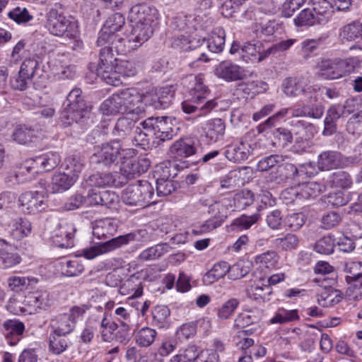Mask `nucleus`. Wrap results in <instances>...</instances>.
<instances>
[{"label":"nucleus","instance_id":"f257e3e1","mask_svg":"<svg viewBox=\"0 0 362 362\" xmlns=\"http://www.w3.org/2000/svg\"><path fill=\"white\" fill-rule=\"evenodd\" d=\"M80 88L72 89L64 103V108L60 113V119L65 127L74 123L83 122L89 117L91 106L88 105L81 95Z\"/></svg>","mask_w":362,"mask_h":362},{"label":"nucleus","instance_id":"f03ea898","mask_svg":"<svg viewBox=\"0 0 362 362\" xmlns=\"http://www.w3.org/2000/svg\"><path fill=\"white\" fill-rule=\"evenodd\" d=\"M135 153V149L123 148L117 139H113L95 146L90 161L92 163L111 168L119 164L123 158L133 156Z\"/></svg>","mask_w":362,"mask_h":362},{"label":"nucleus","instance_id":"7ed1b4c3","mask_svg":"<svg viewBox=\"0 0 362 362\" xmlns=\"http://www.w3.org/2000/svg\"><path fill=\"white\" fill-rule=\"evenodd\" d=\"M153 197V187L146 180H139L135 184L129 185L121 194L122 202L127 206L135 208V210L156 203Z\"/></svg>","mask_w":362,"mask_h":362},{"label":"nucleus","instance_id":"20e7f679","mask_svg":"<svg viewBox=\"0 0 362 362\" xmlns=\"http://www.w3.org/2000/svg\"><path fill=\"white\" fill-rule=\"evenodd\" d=\"M357 57L323 59L318 64V75L325 79L334 80L355 71Z\"/></svg>","mask_w":362,"mask_h":362},{"label":"nucleus","instance_id":"39448f33","mask_svg":"<svg viewBox=\"0 0 362 362\" xmlns=\"http://www.w3.org/2000/svg\"><path fill=\"white\" fill-rule=\"evenodd\" d=\"M47 28L50 33L56 36L66 35L74 37L76 34V25L57 9L52 8L47 14Z\"/></svg>","mask_w":362,"mask_h":362},{"label":"nucleus","instance_id":"423d86ee","mask_svg":"<svg viewBox=\"0 0 362 362\" xmlns=\"http://www.w3.org/2000/svg\"><path fill=\"white\" fill-rule=\"evenodd\" d=\"M86 310L84 305L74 306L69 313L59 315L52 320V332L59 335L69 334L74 329L77 319L85 313Z\"/></svg>","mask_w":362,"mask_h":362},{"label":"nucleus","instance_id":"0eeeda50","mask_svg":"<svg viewBox=\"0 0 362 362\" xmlns=\"http://www.w3.org/2000/svg\"><path fill=\"white\" fill-rule=\"evenodd\" d=\"M199 203L204 206H209V213L214 214V218L206 221L199 230H193L196 234L206 233L219 227L227 218V214L222 213L226 207L220 203L214 202L211 198L202 197Z\"/></svg>","mask_w":362,"mask_h":362},{"label":"nucleus","instance_id":"6e6552de","mask_svg":"<svg viewBox=\"0 0 362 362\" xmlns=\"http://www.w3.org/2000/svg\"><path fill=\"white\" fill-rule=\"evenodd\" d=\"M123 114L141 116L145 112L141 95L134 88H127L117 92Z\"/></svg>","mask_w":362,"mask_h":362},{"label":"nucleus","instance_id":"1a4fd4ad","mask_svg":"<svg viewBox=\"0 0 362 362\" xmlns=\"http://www.w3.org/2000/svg\"><path fill=\"white\" fill-rule=\"evenodd\" d=\"M135 155L131 157L123 158L121 161L120 175L126 178V183L129 180L146 173L149 166L150 161L146 158H137Z\"/></svg>","mask_w":362,"mask_h":362},{"label":"nucleus","instance_id":"9d476101","mask_svg":"<svg viewBox=\"0 0 362 362\" xmlns=\"http://www.w3.org/2000/svg\"><path fill=\"white\" fill-rule=\"evenodd\" d=\"M136 236V234L131 233L112 238L98 247H92L89 249L83 250V255L86 259H93L98 255L113 250L122 245L127 244L130 241L134 240Z\"/></svg>","mask_w":362,"mask_h":362},{"label":"nucleus","instance_id":"9b49d317","mask_svg":"<svg viewBox=\"0 0 362 362\" xmlns=\"http://www.w3.org/2000/svg\"><path fill=\"white\" fill-rule=\"evenodd\" d=\"M61 157L57 152H48L36 156L26 162L23 168L28 172L35 170V173L39 171H50L55 168L60 163Z\"/></svg>","mask_w":362,"mask_h":362},{"label":"nucleus","instance_id":"f8f14e48","mask_svg":"<svg viewBox=\"0 0 362 362\" xmlns=\"http://www.w3.org/2000/svg\"><path fill=\"white\" fill-rule=\"evenodd\" d=\"M174 97V91L170 87H163L158 91L150 92L141 95L143 105L152 106L154 109L168 107Z\"/></svg>","mask_w":362,"mask_h":362},{"label":"nucleus","instance_id":"ddd939ff","mask_svg":"<svg viewBox=\"0 0 362 362\" xmlns=\"http://www.w3.org/2000/svg\"><path fill=\"white\" fill-rule=\"evenodd\" d=\"M19 202L22 210L28 214H36L47 207V199L43 194L38 192H27L21 194Z\"/></svg>","mask_w":362,"mask_h":362},{"label":"nucleus","instance_id":"4468645a","mask_svg":"<svg viewBox=\"0 0 362 362\" xmlns=\"http://www.w3.org/2000/svg\"><path fill=\"white\" fill-rule=\"evenodd\" d=\"M158 11L147 4H139L133 6L129 11V19L132 23H146L153 25L158 18Z\"/></svg>","mask_w":362,"mask_h":362},{"label":"nucleus","instance_id":"2eb2a0df","mask_svg":"<svg viewBox=\"0 0 362 362\" xmlns=\"http://www.w3.org/2000/svg\"><path fill=\"white\" fill-rule=\"evenodd\" d=\"M215 75L226 81L243 80L246 74L243 68L230 61H223L215 68Z\"/></svg>","mask_w":362,"mask_h":362},{"label":"nucleus","instance_id":"dca6fc26","mask_svg":"<svg viewBox=\"0 0 362 362\" xmlns=\"http://www.w3.org/2000/svg\"><path fill=\"white\" fill-rule=\"evenodd\" d=\"M125 23V18L121 13H115L108 17L103 28L99 33L96 41L98 46L104 45V42L110 36L117 35L116 32L120 30Z\"/></svg>","mask_w":362,"mask_h":362},{"label":"nucleus","instance_id":"f3484780","mask_svg":"<svg viewBox=\"0 0 362 362\" xmlns=\"http://www.w3.org/2000/svg\"><path fill=\"white\" fill-rule=\"evenodd\" d=\"M88 182L91 187L114 186L115 187H120L126 184V178L120 175L119 172L117 171L95 173L89 176Z\"/></svg>","mask_w":362,"mask_h":362},{"label":"nucleus","instance_id":"a211bd4d","mask_svg":"<svg viewBox=\"0 0 362 362\" xmlns=\"http://www.w3.org/2000/svg\"><path fill=\"white\" fill-rule=\"evenodd\" d=\"M346 163V157L337 151H327L321 153L318 156L317 165L321 170H329L337 168L349 166Z\"/></svg>","mask_w":362,"mask_h":362},{"label":"nucleus","instance_id":"6ab92c4d","mask_svg":"<svg viewBox=\"0 0 362 362\" xmlns=\"http://www.w3.org/2000/svg\"><path fill=\"white\" fill-rule=\"evenodd\" d=\"M203 133L209 142L216 143L223 139L226 124L220 118L209 120L203 127Z\"/></svg>","mask_w":362,"mask_h":362},{"label":"nucleus","instance_id":"aec40b11","mask_svg":"<svg viewBox=\"0 0 362 362\" xmlns=\"http://www.w3.org/2000/svg\"><path fill=\"white\" fill-rule=\"evenodd\" d=\"M4 334L7 343L11 346L16 345L24 332L23 323L17 320H8L3 324Z\"/></svg>","mask_w":362,"mask_h":362},{"label":"nucleus","instance_id":"412c9836","mask_svg":"<svg viewBox=\"0 0 362 362\" xmlns=\"http://www.w3.org/2000/svg\"><path fill=\"white\" fill-rule=\"evenodd\" d=\"M40 134V131L32 126L19 124L15 128L12 138L21 145H28L39 137Z\"/></svg>","mask_w":362,"mask_h":362},{"label":"nucleus","instance_id":"4be33fe9","mask_svg":"<svg viewBox=\"0 0 362 362\" xmlns=\"http://www.w3.org/2000/svg\"><path fill=\"white\" fill-rule=\"evenodd\" d=\"M284 93L290 97L297 96L300 93L305 94L310 87H308V81H305L301 77H288L282 83Z\"/></svg>","mask_w":362,"mask_h":362},{"label":"nucleus","instance_id":"5701e85b","mask_svg":"<svg viewBox=\"0 0 362 362\" xmlns=\"http://www.w3.org/2000/svg\"><path fill=\"white\" fill-rule=\"evenodd\" d=\"M137 118H131L129 117H122L117 120L115 127L112 130V135L116 137L119 142L130 136L136 129Z\"/></svg>","mask_w":362,"mask_h":362},{"label":"nucleus","instance_id":"b1692460","mask_svg":"<svg viewBox=\"0 0 362 362\" xmlns=\"http://www.w3.org/2000/svg\"><path fill=\"white\" fill-rule=\"evenodd\" d=\"M170 151L175 158L182 160L194 155L197 148L190 139H180L170 146Z\"/></svg>","mask_w":362,"mask_h":362},{"label":"nucleus","instance_id":"393cba45","mask_svg":"<svg viewBox=\"0 0 362 362\" xmlns=\"http://www.w3.org/2000/svg\"><path fill=\"white\" fill-rule=\"evenodd\" d=\"M251 146L241 139L240 143L235 146H230L225 151V156L234 163H240L248 158L251 153Z\"/></svg>","mask_w":362,"mask_h":362},{"label":"nucleus","instance_id":"a878e982","mask_svg":"<svg viewBox=\"0 0 362 362\" xmlns=\"http://www.w3.org/2000/svg\"><path fill=\"white\" fill-rule=\"evenodd\" d=\"M272 52V49H268L265 52H262L260 45L257 44H252L251 42H246L242 47L241 59L245 62H259L265 59L268 54Z\"/></svg>","mask_w":362,"mask_h":362},{"label":"nucleus","instance_id":"bb28decb","mask_svg":"<svg viewBox=\"0 0 362 362\" xmlns=\"http://www.w3.org/2000/svg\"><path fill=\"white\" fill-rule=\"evenodd\" d=\"M153 25L148 23H132L130 40H132L136 47L146 42L153 33Z\"/></svg>","mask_w":362,"mask_h":362},{"label":"nucleus","instance_id":"cd10ccee","mask_svg":"<svg viewBox=\"0 0 362 362\" xmlns=\"http://www.w3.org/2000/svg\"><path fill=\"white\" fill-rule=\"evenodd\" d=\"M75 182V175H71L67 172H57L50 183V190L52 193L62 192L69 189Z\"/></svg>","mask_w":362,"mask_h":362},{"label":"nucleus","instance_id":"c85d7f7f","mask_svg":"<svg viewBox=\"0 0 362 362\" xmlns=\"http://www.w3.org/2000/svg\"><path fill=\"white\" fill-rule=\"evenodd\" d=\"M107 45L115 49L117 54H125L127 52L137 48L130 36L122 37L119 34L110 36L104 42V45Z\"/></svg>","mask_w":362,"mask_h":362},{"label":"nucleus","instance_id":"c756f323","mask_svg":"<svg viewBox=\"0 0 362 362\" xmlns=\"http://www.w3.org/2000/svg\"><path fill=\"white\" fill-rule=\"evenodd\" d=\"M9 227L11 235L17 240H21L28 236L32 231L31 223L28 219L21 217L12 220Z\"/></svg>","mask_w":362,"mask_h":362},{"label":"nucleus","instance_id":"7c9ffc66","mask_svg":"<svg viewBox=\"0 0 362 362\" xmlns=\"http://www.w3.org/2000/svg\"><path fill=\"white\" fill-rule=\"evenodd\" d=\"M174 135L173 129L171 124L168 123V117L158 118L154 132L156 145H160L162 142L172 139Z\"/></svg>","mask_w":362,"mask_h":362},{"label":"nucleus","instance_id":"2f4dec72","mask_svg":"<svg viewBox=\"0 0 362 362\" xmlns=\"http://www.w3.org/2000/svg\"><path fill=\"white\" fill-rule=\"evenodd\" d=\"M23 303L35 308L44 309L52 304V299L47 291L39 290L29 293Z\"/></svg>","mask_w":362,"mask_h":362},{"label":"nucleus","instance_id":"473e14b6","mask_svg":"<svg viewBox=\"0 0 362 362\" xmlns=\"http://www.w3.org/2000/svg\"><path fill=\"white\" fill-rule=\"evenodd\" d=\"M226 33L223 28H214L209 34L206 42L202 40V43H206L209 49L214 53H220L223 51L225 45Z\"/></svg>","mask_w":362,"mask_h":362},{"label":"nucleus","instance_id":"72a5a7b5","mask_svg":"<svg viewBox=\"0 0 362 362\" xmlns=\"http://www.w3.org/2000/svg\"><path fill=\"white\" fill-rule=\"evenodd\" d=\"M99 53V62L95 69L96 74L114 67L117 64V59L113 54L112 47L107 45H103Z\"/></svg>","mask_w":362,"mask_h":362},{"label":"nucleus","instance_id":"f704fd0d","mask_svg":"<svg viewBox=\"0 0 362 362\" xmlns=\"http://www.w3.org/2000/svg\"><path fill=\"white\" fill-rule=\"evenodd\" d=\"M217 105L214 100H207L203 105L199 106L192 104L190 102L182 103V109L187 114L197 113V117H202L210 112Z\"/></svg>","mask_w":362,"mask_h":362},{"label":"nucleus","instance_id":"c9c22d12","mask_svg":"<svg viewBox=\"0 0 362 362\" xmlns=\"http://www.w3.org/2000/svg\"><path fill=\"white\" fill-rule=\"evenodd\" d=\"M334 6L328 0H317L313 3V9L318 19V23H325L331 17Z\"/></svg>","mask_w":362,"mask_h":362},{"label":"nucleus","instance_id":"e433bc0d","mask_svg":"<svg viewBox=\"0 0 362 362\" xmlns=\"http://www.w3.org/2000/svg\"><path fill=\"white\" fill-rule=\"evenodd\" d=\"M247 296L258 303L269 300V296L272 294V291L269 286L267 285H251L246 290Z\"/></svg>","mask_w":362,"mask_h":362},{"label":"nucleus","instance_id":"4c0bfd02","mask_svg":"<svg viewBox=\"0 0 362 362\" xmlns=\"http://www.w3.org/2000/svg\"><path fill=\"white\" fill-rule=\"evenodd\" d=\"M134 132V136L132 137V141L134 145L139 146L145 150L157 146L156 140L151 141L154 136L146 132L141 131V127H136Z\"/></svg>","mask_w":362,"mask_h":362},{"label":"nucleus","instance_id":"58836bf2","mask_svg":"<svg viewBox=\"0 0 362 362\" xmlns=\"http://www.w3.org/2000/svg\"><path fill=\"white\" fill-rule=\"evenodd\" d=\"M117 93L112 94L102 103L100 107V112L105 115L123 114Z\"/></svg>","mask_w":362,"mask_h":362},{"label":"nucleus","instance_id":"ea45409f","mask_svg":"<svg viewBox=\"0 0 362 362\" xmlns=\"http://www.w3.org/2000/svg\"><path fill=\"white\" fill-rule=\"evenodd\" d=\"M229 272H230V265L226 262H220L215 264L204 275V281L208 284H212L223 278Z\"/></svg>","mask_w":362,"mask_h":362},{"label":"nucleus","instance_id":"a19ab883","mask_svg":"<svg viewBox=\"0 0 362 362\" xmlns=\"http://www.w3.org/2000/svg\"><path fill=\"white\" fill-rule=\"evenodd\" d=\"M329 182L332 184V186L341 189H349L353 184L349 173L341 170L332 173L329 177Z\"/></svg>","mask_w":362,"mask_h":362},{"label":"nucleus","instance_id":"79ce46f5","mask_svg":"<svg viewBox=\"0 0 362 362\" xmlns=\"http://www.w3.org/2000/svg\"><path fill=\"white\" fill-rule=\"evenodd\" d=\"M300 195L302 199H310L317 197L324 189L325 186L317 182H308L299 186Z\"/></svg>","mask_w":362,"mask_h":362},{"label":"nucleus","instance_id":"37998d69","mask_svg":"<svg viewBox=\"0 0 362 362\" xmlns=\"http://www.w3.org/2000/svg\"><path fill=\"white\" fill-rule=\"evenodd\" d=\"M194 81V86L190 89L189 93L193 103L199 105L206 98V95L209 93V90L200 78L195 77Z\"/></svg>","mask_w":362,"mask_h":362},{"label":"nucleus","instance_id":"c03bdc74","mask_svg":"<svg viewBox=\"0 0 362 362\" xmlns=\"http://www.w3.org/2000/svg\"><path fill=\"white\" fill-rule=\"evenodd\" d=\"M345 271L349 275L346 276L348 283L357 281L362 286V262H351L347 263Z\"/></svg>","mask_w":362,"mask_h":362},{"label":"nucleus","instance_id":"a18cd8bd","mask_svg":"<svg viewBox=\"0 0 362 362\" xmlns=\"http://www.w3.org/2000/svg\"><path fill=\"white\" fill-rule=\"evenodd\" d=\"M295 25L300 26H311L318 23V19L313 8H307L301 11L297 18L294 19Z\"/></svg>","mask_w":362,"mask_h":362},{"label":"nucleus","instance_id":"49530a36","mask_svg":"<svg viewBox=\"0 0 362 362\" xmlns=\"http://www.w3.org/2000/svg\"><path fill=\"white\" fill-rule=\"evenodd\" d=\"M200 351L195 345L189 346L180 354L174 356L170 362H194L199 357Z\"/></svg>","mask_w":362,"mask_h":362},{"label":"nucleus","instance_id":"de8ad7c7","mask_svg":"<svg viewBox=\"0 0 362 362\" xmlns=\"http://www.w3.org/2000/svg\"><path fill=\"white\" fill-rule=\"evenodd\" d=\"M157 335L155 329L149 327H143L136 335V343L142 347H148L151 345Z\"/></svg>","mask_w":362,"mask_h":362},{"label":"nucleus","instance_id":"09e8293b","mask_svg":"<svg viewBox=\"0 0 362 362\" xmlns=\"http://www.w3.org/2000/svg\"><path fill=\"white\" fill-rule=\"evenodd\" d=\"M63 337L65 336L57 334L53 332L50 334L49 347L54 354L59 355L67 349L69 343Z\"/></svg>","mask_w":362,"mask_h":362},{"label":"nucleus","instance_id":"8fccbe9b","mask_svg":"<svg viewBox=\"0 0 362 362\" xmlns=\"http://www.w3.org/2000/svg\"><path fill=\"white\" fill-rule=\"evenodd\" d=\"M199 40L181 35L173 39L172 45L175 48L187 52L195 49L199 46Z\"/></svg>","mask_w":362,"mask_h":362},{"label":"nucleus","instance_id":"3c124183","mask_svg":"<svg viewBox=\"0 0 362 362\" xmlns=\"http://www.w3.org/2000/svg\"><path fill=\"white\" fill-rule=\"evenodd\" d=\"M8 16L18 24L25 23L33 19V16L23 6L14 7L8 13Z\"/></svg>","mask_w":362,"mask_h":362},{"label":"nucleus","instance_id":"603ef678","mask_svg":"<svg viewBox=\"0 0 362 362\" xmlns=\"http://www.w3.org/2000/svg\"><path fill=\"white\" fill-rule=\"evenodd\" d=\"M233 199L237 209H244L254 202V194L250 190L244 189L236 193Z\"/></svg>","mask_w":362,"mask_h":362},{"label":"nucleus","instance_id":"864d4df0","mask_svg":"<svg viewBox=\"0 0 362 362\" xmlns=\"http://www.w3.org/2000/svg\"><path fill=\"white\" fill-rule=\"evenodd\" d=\"M335 241L332 235H327L318 240L315 245V250L322 255H329L334 252Z\"/></svg>","mask_w":362,"mask_h":362},{"label":"nucleus","instance_id":"5fc2aeb1","mask_svg":"<svg viewBox=\"0 0 362 362\" xmlns=\"http://www.w3.org/2000/svg\"><path fill=\"white\" fill-rule=\"evenodd\" d=\"M178 183L173 180H163L157 178L156 192L158 197H165L170 194L177 187Z\"/></svg>","mask_w":362,"mask_h":362},{"label":"nucleus","instance_id":"6e6d98bb","mask_svg":"<svg viewBox=\"0 0 362 362\" xmlns=\"http://www.w3.org/2000/svg\"><path fill=\"white\" fill-rule=\"evenodd\" d=\"M152 315L154 324L158 327L163 328L167 325V320L170 315V310L165 305H157L154 308Z\"/></svg>","mask_w":362,"mask_h":362},{"label":"nucleus","instance_id":"4d7b16f0","mask_svg":"<svg viewBox=\"0 0 362 362\" xmlns=\"http://www.w3.org/2000/svg\"><path fill=\"white\" fill-rule=\"evenodd\" d=\"M283 161V156L279 154L271 155L261 159L257 163V168L260 172H265L276 165L279 167V165Z\"/></svg>","mask_w":362,"mask_h":362},{"label":"nucleus","instance_id":"13d9d810","mask_svg":"<svg viewBox=\"0 0 362 362\" xmlns=\"http://www.w3.org/2000/svg\"><path fill=\"white\" fill-rule=\"evenodd\" d=\"M324 202L331 206H342L349 202L348 197L342 191H336L329 193L324 197Z\"/></svg>","mask_w":362,"mask_h":362},{"label":"nucleus","instance_id":"bf43d9fd","mask_svg":"<svg viewBox=\"0 0 362 362\" xmlns=\"http://www.w3.org/2000/svg\"><path fill=\"white\" fill-rule=\"evenodd\" d=\"M107 84L117 86L122 83V75L117 71L116 66L114 69H110L105 71H100V72L96 74Z\"/></svg>","mask_w":362,"mask_h":362},{"label":"nucleus","instance_id":"052dcab7","mask_svg":"<svg viewBox=\"0 0 362 362\" xmlns=\"http://www.w3.org/2000/svg\"><path fill=\"white\" fill-rule=\"evenodd\" d=\"M303 131L305 132V136L296 134L295 144L298 145L302 150H305L309 146L310 140L314 136L316 133L315 128L313 124H308L304 128Z\"/></svg>","mask_w":362,"mask_h":362},{"label":"nucleus","instance_id":"680f3d73","mask_svg":"<svg viewBox=\"0 0 362 362\" xmlns=\"http://www.w3.org/2000/svg\"><path fill=\"white\" fill-rule=\"evenodd\" d=\"M359 26V21H354L344 26L341 32V36L348 41L361 38Z\"/></svg>","mask_w":362,"mask_h":362},{"label":"nucleus","instance_id":"e2e57ef3","mask_svg":"<svg viewBox=\"0 0 362 362\" xmlns=\"http://www.w3.org/2000/svg\"><path fill=\"white\" fill-rule=\"evenodd\" d=\"M298 238L297 235L288 233L284 238H276V245L284 250H292L297 247L298 245Z\"/></svg>","mask_w":362,"mask_h":362},{"label":"nucleus","instance_id":"0e129e2a","mask_svg":"<svg viewBox=\"0 0 362 362\" xmlns=\"http://www.w3.org/2000/svg\"><path fill=\"white\" fill-rule=\"evenodd\" d=\"M296 165L292 163H280L277 168V174L281 181L292 180L296 181Z\"/></svg>","mask_w":362,"mask_h":362},{"label":"nucleus","instance_id":"69168bd1","mask_svg":"<svg viewBox=\"0 0 362 362\" xmlns=\"http://www.w3.org/2000/svg\"><path fill=\"white\" fill-rule=\"evenodd\" d=\"M240 304L237 298H230L223 303L218 310V317L220 319L226 320L233 313Z\"/></svg>","mask_w":362,"mask_h":362},{"label":"nucleus","instance_id":"338daca9","mask_svg":"<svg viewBox=\"0 0 362 362\" xmlns=\"http://www.w3.org/2000/svg\"><path fill=\"white\" fill-rule=\"evenodd\" d=\"M39 66L38 62L33 58H28L24 60L21 66L19 72L25 76L27 79L32 81L36 70Z\"/></svg>","mask_w":362,"mask_h":362},{"label":"nucleus","instance_id":"774afa93","mask_svg":"<svg viewBox=\"0 0 362 362\" xmlns=\"http://www.w3.org/2000/svg\"><path fill=\"white\" fill-rule=\"evenodd\" d=\"M73 238L72 232L68 231L65 228L61 227L53 236V243L59 247H68L70 246V240Z\"/></svg>","mask_w":362,"mask_h":362}]
</instances>
